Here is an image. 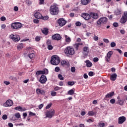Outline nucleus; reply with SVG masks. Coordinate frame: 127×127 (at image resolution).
Here are the masks:
<instances>
[{"instance_id":"864d4df0","label":"nucleus","mask_w":127,"mask_h":127,"mask_svg":"<svg viewBox=\"0 0 127 127\" xmlns=\"http://www.w3.org/2000/svg\"><path fill=\"white\" fill-rule=\"evenodd\" d=\"M29 116H36V114L35 113H33V112L29 111Z\"/></svg>"},{"instance_id":"aec40b11","label":"nucleus","mask_w":127,"mask_h":127,"mask_svg":"<svg viewBox=\"0 0 127 127\" xmlns=\"http://www.w3.org/2000/svg\"><path fill=\"white\" fill-rule=\"evenodd\" d=\"M91 0H81V2L83 5H87V4H89Z\"/></svg>"},{"instance_id":"b1692460","label":"nucleus","mask_w":127,"mask_h":127,"mask_svg":"<svg viewBox=\"0 0 127 127\" xmlns=\"http://www.w3.org/2000/svg\"><path fill=\"white\" fill-rule=\"evenodd\" d=\"M85 63L86 64V65L87 67H88V68H90L92 67V66H93V64H92V63H91V62H90V61L89 60L86 61Z\"/></svg>"},{"instance_id":"09e8293b","label":"nucleus","mask_w":127,"mask_h":127,"mask_svg":"<svg viewBox=\"0 0 127 127\" xmlns=\"http://www.w3.org/2000/svg\"><path fill=\"white\" fill-rule=\"evenodd\" d=\"M45 0H39V4H44V1Z\"/></svg>"},{"instance_id":"a19ab883","label":"nucleus","mask_w":127,"mask_h":127,"mask_svg":"<svg viewBox=\"0 0 127 127\" xmlns=\"http://www.w3.org/2000/svg\"><path fill=\"white\" fill-rule=\"evenodd\" d=\"M14 116L17 119H19L20 118V114H19V113H16Z\"/></svg>"},{"instance_id":"dca6fc26","label":"nucleus","mask_w":127,"mask_h":127,"mask_svg":"<svg viewBox=\"0 0 127 127\" xmlns=\"http://www.w3.org/2000/svg\"><path fill=\"white\" fill-rule=\"evenodd\" d=\"M36 93L37 95H42V96L45 95V91L43 89H40V88H37L36 89Z\"/></svg>"},{"instance_id":"052dcab7","label":"nucleus","mask_w":127,"mask_h":127,"mask_svg":"<svg viewBox=\"0 0 127 127\" xmlns=\"http://www.w3.org/2000/svg\"><path fill=\"white\" fill-rule=\"evenodd\" d=\"M2 120H6L7 119V115H3L2 117Z\"/></svg>"},{"instance_id":"a18cd8bd","label":"nucleus","mask_w":127,"mask_h":127,"mask_svg":"<svg viewBox=\"0 0 127 127\" xmlns=\"http://www.w3.org/2000/svg\"><path fill=\"white\" fill-rule=\"evenodd\" d=\"M48 49L49 50H52L53 49V46L51 45H48Z\"/></svg>"},{"instance_id":"0eeeda50","label":"nucleus","mask_w":127,"mask_h":127,"mask_svg":"<svg viewBox=\"0 0 127 127\" xmlns=\"http://www.w3.org/2000/svg\"><path fill=\"white\" fill-rule=\"evenodd\" d=\"M9 38L10 39H12L13 41H14V42H18V41L20 40V37L19 35H18L11 34L9 36Z\"/></svg>"},{"instance_id":"7ed1b4c3","label":"nucleus","mask_w":127,"mask_h":127,"mask_svg":"<svg viewBox=\"0 0 127 127\" xmlns=\"http://www.w3.org/2000/svg\"><path fill=\"white\" fill-rule=\"evenodd\" d=\"M50 62L52 65H57L60 63V59L59 57L57 55L53 56L51 57Z\"/></svg>"},{"instance_id":"c03bdc74","label":"nucleus","mask_w":127,"mask_h":127,"mask_svg":"<svg viewBox=\"0 0 127 127\" xmlns=\"http://www.w3.org/2000/svg\"><path fill=\"white\" fill-rule=\"evenodd\" d=\"M110 46H111V47H112V48H114V47H116V43L112 42L110 44Z\"/></svg>"},{"instance_id":"393cba45","label":"nucleus","mask_w":127,"mask_h":127,"mask_svg":"<svg viewBox=\"0 0 127 127\" xmlns=\"http://www.w3.org/2000/svg\"><path fill=\"white\" fill-rule=\"evenodd\" d=\"M61 64L63 66L68 67L69 66V63H67L66 61H62Z\"/></svg>"},{"instance_id":"bb28decb","label":"nucleus","mask_w":127,"mask_h":127,"mask_svg":"<svg viewBox=\"0 0 127 127\" xmlns=\"http://www.w3.org/2000/svg\"><path fill=\"white\" fill-rule=\"evenodd\" d=\"M118 104H119L120 106H124L125 104V100H119Z\"/></svg>"},{"instance_id":"473e14b6","label":"nucleus","mask_w":127,"mask_h":127,"mask_svg":"<svg viewBox=\"0 0 127 127\" xmlns=\"http://www.w3.org/2000/svg\"><path fill=\"white\" fill-rule=\"evenodd\" d=\"M26 3L27 5H31L32 2L30 1V0H26Z\"/></svg>"},{"instance_id":"79ce46f5","label":"nucleus","mask_w":127,"mask_h":127,"mask_svg":"<svg viewBox=\"0 0 127 127\" xmlns=\"http://www.w3.org/2000/svg\"><path fill=\"white\" fill-rule=\"evenodd\" d=\"M40 36H36L35 38V41H37V42H38V41H40Z\"/></svg>"},{"instance_id":"412c9836","label":"nucleus","mask_w":127,"mask_h":127,"mask_svg":"<svg viewBox=\"0 0 127 127\" xmlns=\"http://www.w3.org/2000/svg\"><path fill=\"white\" fill-rule=\"evenodd\" d=\"M83 51L85 53H86L85 54V56H87V55H88L89 52V48L88 47H84L83 48Z\"/></svg>"},{"instance_id":"4d7b16f0","label":"nucleus","mask_w":127,"mask_h":127,"mask_svg":"<svg viewBox=\"0 0 127 127\" xmlns=\"http://www.w3.org/2000/svg\"><path fill=\"white\" fill-rule=\"evenodd\" d=\"M93 39L95 40V41H98L99 40V37H98L97 36H94Z\"/></svg>"},{"instance_id":"e2e57ef3","label":"nucleus","mask_w":127,"mask_h":127,"mask_svg":"<svg viewBox=\"0 0 127 127\" xmlns=\"http://www.w3.org/2000/svg\"><path fill=\"white\" fill-rule=\"evenodd\" d=\"M47 45H51V40H48L47 41Z\"/></svg>"},{"instance_id":"58836bf2","label":"nucleus","mask_w":127,"mask_h":127,"mask_svg":"<svg viewBox=\"0 0 127 127\" xmlns=\"http://www.w3.org/2000/svg\"><path fill=\"white\" fill-rule=\"evenodd\" d=\"M34 56H35V55H34V53H31L29 54V57L30 59H32V58H33Z\"/></svg>"},{"instance_id":"ddd939ff","label":"nucleus","mask_w":127,"mask_h":127,"mask_svg":"<svg viewBox=\"0 0 127 127\" xmlns=\"http://www.w3.org/2000/svg\"><path fill=\"white\" fill-rule=\"evenodd\" d=\"M13 105V102L11 100H8L7 101L3 104V107H11Z\"/></svg>"},{"instance_id":"69168bd1","label":"nucleus","mask_w":127,"mask_h":127,"mask_svg":"<svg viewBox=\"0 0 127 127\" xmlns=\"http://www.w3.org/2000/svg\"><path fill=\"white\" fill-rule=\"evenodd\" d=\"M113 26L114 27H118V26H119V23H117V22H115L113 23Z\"/></svg>"},{"instance_id":"5701e85b","label":"nucleus","mask_w":127,"mask_h":127,"mask_svg":"<svg viewBox=\"0 0 127 127\" xmlns=\"http://www.w3.org/2000/svg\"><path fill=\"white\" fill-rule=\"evenodd\" d=\"M65 41L66 43H70L71 42V38L68 37L67 35H64Z\"/></svg>"},{"instance_id":"37998d69","label":"nucleus","mask_w":127,"mask_h":127,"mask_svg":"<svg viewBox=\"0 0 127 127\" xmlns=\"http://www.w3.org/2000/svg\"><path fill=\"white\" fill-rule=\"evenodd\" d=\"M70 71L72 73H75V72L76 71V68H75V67H71L70 68Z\"/></svg>"},{"instance_id":"0e129e2a","label":"nucleus","mask_w":127,"mask_h":127,"mask_svg":"<svg viewBox=\"0 0 127 127\" xmlns=\"http://www.w3.org/2000/svg\"><path fill=\"white\" fill-rule=\"evenodd\" d=\"M93 61L95 63H96V62H98V61H99V58H94L93 59Z\"/></svg>"},{"instance_id":"8fccbe9b","label":"nucleus","mask_w":127,"mask_h":127,"mask_svg":"<svg viewBox=\"0 0 127 127\" xmlns=\"http://www.w3.org/2000/svg\"><path fill=\"white\" fill-rule=\"evenodd\" d=\"M110 102L111 104H115L116 103V100L115 99H111Z\"/></svg>"},{"instance_id":"774afa93","label":"nucleus","mask_w":127,"mask_h":127,"mask_svg":"<svg viewBox=\"0 0 127 127\" xmlns=\"http://www.w3.org/2000/svg\"><path fill=\"white\" fill-rule=\"evenodd\" d=\"M124 17H127V11H125L124 12V15L123 16Z\"/></svg>"},{"instance_id":"13d9d810","label":"nucleus","mask_w":127,"mask_h":127,"mask_svg":"<svg viewBox=\"0 0 127 127\" xmlns=\"http://www.w3.org/2000/svg\"><path fill=\"white\" fill-rule=\"evenodd\" d=\"M76 26H81V22L77 21L75 23Z\"/></svg>"},{"instance_id":"2f4dec72","label":"nucleus","mask_w":127,"mask_h":127,"mask_svg":"<svg viewBox=\"0 0 127 127\" xmlns=\"http://www.w3.org/2000/svg\"><path fill=\"white\" fill-rule=\"evenodd\" d=\"M112 55H113V52H112V51H109V52L107 53L106 56H107V57H109V58H111Z\"/></svg>"},{"instance_id":"49530a36","label":"nucleus","mask_w":127,"mask_h":127,"mask_svg":"<svg viewBox=\"0 0 127 127\" xmlns=\"http://www.w3.org/2000/svg\"><path fill=\"white\" fill-rule=\"evenodd\" d=\"M52 106V103H50L49 104H48L46 107V109L47 110L48 109H50V108H51Z\"/></svg>"},{"instance_id":"6ab92c4d","label":"nucleus","mask_w":127,"mask_h":127,"mask_svg":"<svg viewBox=\"0 0 127 127\" xmlns=\"http://www.w3.org/2000/svg\"><path fill=\"white\" fill-rule=\"evenodd\" d=\"M127 21V17H124L123 16L120 19V22L122 24L126 23Z\"/></svg>"},{"instance_id":"7c9ffc66","label":"nucleus","mask_w":127,"mask_h":127,"mask_svg":"<svg viewBox=\"0 0 127 127\" xmlns=\"http://www.w3.org/2000/svg\"><path fill=\"white\" fill-rule=\"evenodd\" d=\"M58 77L59 79L61 80V81H63V80H64V77H63L61 74H58Z\"/></svg>"},{"instance_id":"2eb2a0df","label":"nucleus","mask_w":127,"mask_h":127,"mask_svg":"<svg viewBox=\"0 0 127 127\" xmlns=\"http://www.w3.org/2000/svg\"><path fill=\"white\" fill-rule=\"evenodd\" d=\"M93 18V19H98L99 18V15L97 13L94 12H90V18Z\"/></svg>"},{"instance_id":"de8ad7c7","label":"nucleus","mask_w":127,"mask_h":127,"mask_svg":"<svg viewBox=\"0 0 127 127\" xmlns=\"http://www.w3.org/2000/svg\"><path fill=\"white\" fill-rule=\"evenodd\" d=\"M98 127H105V123H99Z\"/></svg>"},{"instance_id":"1a4fd4ad","label":"nucleus","mask_w":127,"mask_h":127,"mask_svg":"<svg viewBox=\"0 0 127 127\" xmlns=\"http://www.w3.org/2000/svg\"><path fill=\"white\" fill-rule=\"evenodd\" d=\"M81 17H83L85 20H90L91 19L90 13H82L81 15Z\"/></svg>"},{"instance_id":"4c0bfd02","label":"nucleus","mask_w":127,"mask_h":127,"mask_svg":"<svg viewBox=\"0 0 127 127\" xmlns=\"http://www.w3.org/2000/svg\"><path fill=\"white\" fill-rule=\"evenodd\" d=\"M48 18H49V17H48V16H45L44 17L42 16L41 19H43V20H47Z\"/></svg>"},{"instance_id":"680f3d73","label":"nucleus","mask_w":127,"mask_h":127,"mask_svg":"<svg viewBox=\"0 0 127 127\" xmlns=\"http://www.w3.org/2000/svg\"><path fill=\"white\" fill-rule=\"evenodd\" d=\"M11 120L12 121H16V118L15 117V115H13V116L11 117Z\"/></svg>"},{"instance_id":"603ef678","label":"nucleus","mask_w":127,"mask_h":127,"mask_svg":"<svg viewBox=\"0 0 127 127\" xmlns=\"http://www.w3.org/2000/svg\"><path fill=\"white\" fill-rule=\"evenodd\" d=\"M103 41L104 42H105V43H109V42H110V41H109V39H106V38L103 39Z\"/></svg>"},{"instance_id":"4468645a","label":"nucleus","mask_w":127,"mask_h":127,"mask_svg":"<svg viewBox=\"0 0 127 127\" xmlns=\"http://www.w3.org/2000/svg\"><path fill=\"white\" fill-rule=\"evenodd\" d=\"M126 120L127 119L125 116L120 117L118 119V124H119V125H122V124H124V123L126 122Z\"/></svg>"},{"instance_id":"f704fd0d","label":"nucleus","mask_w":127,"mask_h":127,"mask_svg":"<svg viewBox=\"0 0 127 127\" xmlns=\"http://www.w3.org/2000/svg\"><path fill=\"white\" fill-rule=\"evenodd\" d=\"M51 95L52 97H55L57 95V93L54 91L51 92Z\"/></svg>"},{"instance_id":"5fc2aeb1","label":"nucleus","mask_w":127,"mask_h":127,"mask_svg":"<svg viewBox=\"0 0 127 127\" xmlns=\"http://www.w3.org/2000/svg\"><path fill=\"white\" fill-rule=\"evenodd\" d=\"M44 105L43 104H41L38 106L39 110H41L43 108Z\"/></svg>"},{"instance_id":"f03ea898","label":"nucleus","mask_w":127,"mask_h":127,"mask_svg":"<svg viewBox=\"0 0 127 127\" xmlns=\"http://www.w3.org/2000/svg\"><path fill=\"white\" fill-rule=\"evenodd\" d=\"M64 52L65 55L70 56V55H74L75 54V50H74V48L68 46L65 49Z\"/></svg>"},{"instance_id":"423d86ee","label":"nucleus","mask_w":127,"mask_h":127,"mask_svg":"<svg viewBox=\"0 0 127 127\" xmlns=\"http://www.w3.org/2000/svg\"><path fill=\"white\" fill-rule=\"evenodd\" d=\"M107 21H108V18L107 17H101L97 21V24H98V25H101L102 23L106 24Z\"/></svg>"},{"instance_id":"f3484780","label":"nucleus","mask_w":127,"mask_h":127,"mask_svg":"<svg viewBox=\"0 0 127 127\" xmlns=\"http://www.w3.org/2000/svg\"><path fill=\"white\" fill-rule=\"evenodd\" d=\"M115 94L114 92H112L109 93H108L106 96L104 98V100H107L108 98H112L113 96Z\"/></svg>"},{"instance_id":"e433bc0d","label":"nucleus","mask_w":127,"mask_h":127,"mask_svg":"<svg viewBox=\"0 0 127 127\" xmlns=\"http://www.w3.org/2000/svg\"><path fill=\"white\" fill-rule=\"evenodd\" d=\"M88 114L89 115V116H94L95 115V112L91 111H89L88 113Z\"/></svg>"},{"instance_id":"9d476101","label":"nucleus","mask_w":127,"mask_h":127,"mask_svg":"<svg viewBox=\"0 0 127 127\" xmlns=\"http://www.w3.org/2000/svg\"><path fill=\"white\" fill-rule=\"evenodd\" d=\"M37 76H39V75H43L45 74V75L48 74V69L45 68L43 70H38L36 72Z\"/></svg>"},{"instance_id":"9b49d317","label":"nucleus","mask_w":127,"mask_h":127,"mask_svg":"<svg viewBox=\"0 0 127 127\" xmlns=\"http://www.w3.org/2000/svg\"><path fill=\"white\" fill-rule=\"evenodd\" d=\"M47 81V78L44 74H42L40 78L39 82L41 84H45Z\"/></svg>"},{"instance_id":"20e7f679","label":"nucleus","mask_w":127,"mask_h":127,"mask_svg":"<svg viewBox=\"0 0 127 127\" xmlns=\"http://www.w3.org/2000/svg\"><path fill=\"white\" fill-rule=\"evenodd\" d=\"M54 114H55V111L53 109H50V110L45 112L46 118H48L49 119H52L54 117Z\"/></svg>"},{"instance_id":"c85d7f7f","label":"nucleus","mask_w":127,"mask_h":127,"mask_svg":"<svg viewBox=\"0 0 127 127\" xmlns=\"http://www.w3.org/2000/svg\"><path fill=\"white\" fill-rule=\"evenodd\" d=\"M22 48H23V44L21 43L17 46V49L18 50H20V49H22Z\"/></svg>"},{"instance_id":"ea45409f","label":"nucleus","mask_w":127,"mask_h":127,"mask_svg":"<svg viewBox=\"0 0 127 127\" xmlns=\"http://www.w3.org/2000/svg\"><path fill=\"white\" fill-rule=\"evenodd\" d=\"M14 110H16V111H19V112H21V107L18 106L14 108Z\"/></svg>"},{"instance_id":"cd10ccee","label":"nucleus","mask_w":127,"mask_h":127,"mask_svg":"<svg viewBox=\"0 0 127 127\" xmlns=\"http://www.w3.org/2000/svg\"><path fill=\"white\" fill-rule=\"evenodd\" d=\"M74 90L70 89L68 91L67 94L68 95H70V96H72V95H74Z\"/></svg>"},{"instance_id":"a211bd4d","label":"nucleus","mask_w":127,"mask_h":127,"mask_svg":"<svg viewBox=\"0 0 127 127\" xmlns=\"http://www.w3.org/2000/svg\"><path fill=\"white\" fill-rule=\"evenodd\" d=\"M34 15L35 17L37 19H41L42 18V15L39 12H36Z\"/></svg>"},{"instance_id":"39448f33","label":"nucleus","mask_w":127,"mask_h":127,"mask_svg":"<svg viewBox=\"0 0 127 127\" xmlns=\"http://www.w3.org/2000/svg\"><path fill=\"white\" fill-rule=\"evenodd\" d=\"M11 27L12 29H19L22 27V24L18 22H15L11 24Z\"/></svg>"},{"instance_id":"a878e982","label":"nucleus","mask_w":127,"mask_h":127,"mask_svg":"<svg viewBox=\"0 0 127 127\" xmlns=\"http://www.w3.org/2000/svg\"><path fill=\"white\" fill-rule=\"evenodd\" d=\"M42 33H43V34H45V35H48V29H47V28H44L43 30H42Z\"/></svg>"},{"instance_id":"4be33fe9","label":"nucleus","mask_w":127,"mask_h":127,"mask_svg":"<svg viewBox=\"0 0 127 127\" xmlns=\"http://www.w3.org/2000/svg\"><path fill=\"white\" fill-rule=\"evenodd\" d=\"M117 77H118V75H117L116 73H113L111 75L110 77V80L113 81H116V79H117Z\"/></svg>"},{"instance_id":"338daca9","label":"nucleus","mask_w":127,"mask_h":127,"mask_svg":"<svg viewBox=\"0 0 127 127\" xmlns=\"http://www.w3.org/2000/svg\"><path fill=\"white\" fill-rule=\"evenodd\" d=\"M110 58H110L109 57H107V56L105 57V60H106V61L107 62H110Z\"/></svg>"},{"instance_id":"6e6552de","label":"nucleus","mask_w":127,"mask_h":127,"mask_svg":"<svg viewBox=\"0 0 127 127\" xmlns=\"http://www.w3.org/2000/svg\"><path fill=\"white\" fill-rule=\"evenodd\" d=\"M67 23V21L63 18H61L58 20V24L61 27L64 26Z\"/></svg>"},{"instance_id":"c9c22d12","label":"nucleus","mask_w":127,"mask_h":127,"mask_svg":"<svg viewBox=\"0 0 127 127\" xmlns=\"http://www.w3.org/2000/svg\"><path fill=\"white\" fill-rule=\"evenodd\" d=\"M75 84V82L74 81H68L67 82V85L68 86H73Z\"/></svg>"},{"instance_id":"6e6d98bb","label":"nucleus","mask_w":127,"mask_h":127,"mask_svg":"<svg viewBox=\"0 0 127 127\" xmlns=\"http://www.w3.org/2000/svg\"><path fill=\"white\" fill-rule=\"evenodd\" d=\"M116 51H118L120 54H123V52L122 50H120L119 49H115Z\"/></svg>"},{"instance_id":"c756f323","label":"nucleus","mask_w":127,"mask_h":127,"mask_svg":"<svg viewBox=\"0 0 127 127\" xmlns=\"http://www.w3.org/2000/svg\"><path fill=\"white\" fill-rule=\"evenodd\" d=\"M74 47L75 49H76V50H78V48L80 47V45L79 44V43H75L74 45Z\"/></svg>"},{"instance_id":"f257e3e1","label":"nucleus","mask_w":127,"mask_h":127,"mask_svg":"<svg viewBox=\"0 0 127 127\" xmlns=\"http://www.w3.org/2000/svg\"><path fill=\"white\" fill-rule=\"evenodd\" d=\"M50 12L52 15H57L59 13V8L56 5H51L50 7Z\"/></svg>"},{"instance_id":"3c124183","label":"nucleus","mask_w":127,"mask_h":127,"mask_svg":"<svg viewBox=\"0 0 127 127\" xmlns=\"http://www.w3.org/2000/svg\"><path fill=\"white\" fill-rule=\"evenodd\" d=\"M55 72H59L60 71V68L58 66H57L55 68Z\"/></svg>"},{"instance_id":"bf43d9fd","label":"nucleus","mask_w":127,"mask_h":127,"mask_svg":"<svg viewBox=\"0 0 127 127\" xmlns=\"http://www.w3.org/2000/svg\"><path fill=\"white\" fill-rule=\"evenodd\" d=\"M88 75L89 76H90V77H92V76H94V72L93 71H90L88 73Z\"/></svg>"},{"instance_id":"f8f14e48","label":"nucleus","mask_w":127,"mask_h":127,"mask_svg":"<svg viewBox=\"0 0 127 127\" xmlns=\"http://www.w3.org/2000/svg\"><path fill=\"white\" fill-rule=\"evenodd\" d=\"M52 39L53 40H61V36L59 34H55L52 36Z\"/></svg>"},{"instance_id":"72a5a7b5","label":"nucleus","mask_w":127,"mask_h":127,"mask_svg":"<svg viewBox=\"0 0 127 127\" xmlns=\"http://www.w3.org/2000/svg\"><path fill=\"white\" fill-rule=\"evenodd\" d=\"M9 79L10 80H12V81H15L16 80V77H15L13 76H10L9 77Z\"/></svg>"}]
</instances>
